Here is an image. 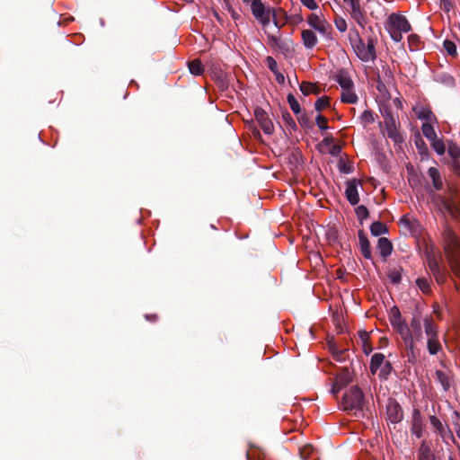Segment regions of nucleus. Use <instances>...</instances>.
<instances>
[{
    "label": "nucleus",
    "mask_w": 460,
    "mask_h": 460,
    "mask_svg": "<svg viewBox=\"0 0 460 460\" xmlns=\"http://www.w3.org/2000/svg\"><path fill=\"white\" fill-rule=\"evenodd\" d=\"M442 236L448 265L454 275L460 279V242L449 227L444 230Z\"/></svg>",
    "instance_id": "obj_1"
},
{
    "label": "nucleus",
    "mask_w": 460,
    "mask_h": 460,
    "mask_svg": "<svg viewBox=\"0 0 460 460\" xmlns=\"http://www.w3.org/2000/svg\"><path fill=\"white\" fill-rule=\"evenodd\" d=\"M385 29L394 41L400 42L402 40V33L409 32L411 26L404 15L392 13L387 19Z\"/></svg>",
    "instance_id": "obj_2"
},
{
    "label": "nucleus",
    "mask_w": 460,
    "mask_h": 460,
    "mask_svg": "<svg viewBox=\"0 0 460 460\" xmlns=\"http://www.w3.org/2000/svg\"><path fill=\"white\" fill-rule=\"evenodd\" d=\"M341 408L349 412L351 411H363L365 405V396L358 386H351L345 392L341 401Z\"/></svg>",
    "instance_id": "obj_3"
},
{
    "label": "nucleus",
    "mask_w": 460,
    "mask_h": 460,
    "mask_svg": "<svg viewBox=\"0 0 460 460\" xmlns=\"http://www.w3.org/2000/svg\"><path fill=\"white\" fill-rule=\"evenodd\" d=\"M356 37L358 40V44L356 46V53L358 57L364 62L375 60L376 58V40L372 37H368L367 39V42H364V40L359 38L358 31H356Z\"/></svg>",
    "instance_id": "obj_4"
},
{
    "label": "nucleus",
    "mask_w": 460,
    "mask_h": 460,
    "mask_svg": "<svg viewBox=\"0 0 460 460\" xmlns=\"http://www.w3.org/2000/svg\"><path fill=\"white\" fill-rule=\"evenodd\" d=\"M392 327L399 333L401 336L405 349L410 351L413 355L414 351V342H413V334L410 330V327L405 323L403 319H401L396 322L390 323Z\"/></svg>",
    "instance_id": "obj_5"
},
{
    "label": "nucleus",
    "mask_w": 460,
    "mask_h": 460,
    "mask_svg": "<svg viewBox=\"0 0 460 460\" xmlns=\"http://www.w3.org/2000/svg\"><path fill=\"white\" fill-rule=\"evenodd\" d=\"M251 10L253 16L261 23L262 26H267L270 22V10H266L261 0H252L251 4Z\"/></svg>",
    "instance_id": "obj_6"
},
{
    "label": "nucleus",
    "mask_w": 460,
    "mask_h": 460,
    "mask_svg": "<svg viewBox=\"0 0 460 460\" xmlns=\"http://www.w3.org/2000/svg\"><path fill=\"white\" fill-rule=\"evenodd\" d=\"M428 267L438 285H442L446 282L447 271L445 268L440 267L435 256L430 255L428 257Z\"/></svg>",
    "instance_id": "obj_7"
},
{
    "label": "nucleus",
    "mask_w": 460,
    "mask_h": 460,
    "mask_svg": "<svg viewBox=\"0 0 460 460\" xmlns=\"http://www.w3.org/2000/svg\"><path fill=\"white\" fill-rule=\"evenodd\" d=\"M361 181L356 178L346 181L345 197L351 206H355L359 202L358 186L361 185Z\"/></svg>",
    "instance_id": "obj_8"
},
{
    "label": "nucleus",
    "mask_w": 460,
    "mask_h": 460,
    "mask_svg": "<svg viewBox=\"0 0 460 460\" xmlns=\"http://www.w3.org/2000/svg\"><path fill=\"white\" fill-rule=\"evenodd\" d=\"M255 119L265 134L270 135L274 131V126L267 112L261 107L254 110Z\"/></svg>",
    "instance_id": "obj_9"
},
{
    "label": "nucleus",
    "mask_w": 460,
    "mask_h": 460,
    "mask_svg": "<svg viewBox=\"0 0 460 460\" xmlns=\"http://www.w3.org/2000/svg\"><path fill=\"white\" fill-rule=\"evenodd\" d=\"M387 420L392 423L397 424L403 419V411L398 402L394 399L389 400L386 405Z\"/></svg>",
    "instance_id": "obj_10"
},
{
    "label": "nucleus",
    "mask_w": 460,
    "mask_h": 460,
    "mask_svg": "<svg viewBox=\"0 0 460 460\" xmlns=\"http://www.w3.org/2000/svg\"><path fill=\"white\" fill-rule=\"evenodd\" d=\"M424 429L425 425L423 422L421 412L419 409L414 408L411 414V432L417 438H420L423 437Z\"/></svg>",
    "instance_id": "obj_11"
},
{
    "label": "nucleus",
    "mask_w": 460,
    "mask_h": 460,
    "mask_svg": "<svg viewBox=\"0 0 460 460\" xmlns=\"http://www.w3.org/2000/svg\"><path fill=\"white\" fill-rule=\"evenodd\" d=\"M308 25L317 31H319L323 35H327L330 33L331 25L327 22L325 19L321 18L316 13H311L306 20Z\"/></svg>",
    "instance_id": "obj_12"
},
{
    "label": "nucleus",
    "mask_w": 460,
    "mask_h": 460,
    "mask_svg": "<svg viewBox=\"0 0 460 460\" xmlns=\"http://www.w3.org/2000/svg\"><path fill=\"white\" fill-rule=\"evenodd\" d=\"M431 447L430 441L422 440L417 450V460H437Z\"/></svg>",
    "instance_id": "obj_13"
},
{
    "label": "nucleus",
    "mask_w": 460,
    "mask_h": 460,
    "mask_svg": "<svg viewBox=\"0 0 460 460\" xmlns=\"http://www.w3.org/2000/svg\"><path fill=\"white\" fill-rule=\"evenodd\" d=\"M335 81L340 84L343 90H352L354 83L351 80L349 73L345 70H339L334 75Z\"/></svg>",
    "instance_id": "obj_14"
},
{
    "label": "nucleus",
    "mask_w": 460,
    "mask_h": 460,
    "mask_svg": "<svg viewBox=\"0 0 460 460\" xmlns=\"http://www.w3.org/2000/svg\"><path fill=\"white\" fill-rule=\"evenodd\" d=\"M358 234V240H359L360 252H361L362 255L364 256V258H366L367 260H371L372 259V252H371V245H370L369 240L367 239V237L363 230H359Z\"/></svg>",
    "instance_id": "obj_15"
},
{
    "label": "nucleus",
    "mask_w": 460,
    "mask_h": 460,
    "mask_svg": "<svg viewBox=\"0 0 460 460\" xmlns=\"http://www.w3.org/2000/svg\"><path fill=\"white\" fill-rule=\"evenodd\" d=\"M377 249L383 260L386 261L387 257L392 254L394 247L392 242L388 238L380 237L377 242Z\"/></svg>",
    "instance_id": "obj_16"
},
{
    "label": "nucleus",
    "mask_w": 460,
    "mask_h": 460,
    "mask_svg": "<svg viewBox=\"0 0 460 460\" xmlns=\"http://www.w3.org/2000/svg\"><path fill=\"white\" fill-rule=\"evenodd\" d=\"M399 128L400 122L385 127L387 137L394 141V145H401L404 142V137L401 134Z\"/></svg>",
    "instance_id": "obj_17"
},
{
    "label": "nucleus",
    "mask_w": 460,
    "mask_h": 460,
    "mask_svg": "<svg viewBox=\"0 0 460 460\" xmlns=\"http://www.w3.org/2000/svg\"><path fill=\"white\" fill-rule=\"evenodd\" d=\"M303 44L306 49H312L318 42L316 34L311 30H304L301 33Z\"/></svg>",
    "instance_id": "obj_18"
},
{
    "label": "nucleus",
    "mask_w": 460,
    "mask_h": 460,
    "mask_svg": "<svg viewBox=\"0 0 460 460\" xmlns=\"http://www.w3.org/2000/svg\"><path fill=\"white\" fill-rule=\"evenodd\" d=\"M440 205L444 210H446L451 216H456L460 214V206L453 200H448L441 196H438Z\"/></svg>",
    "instance_id": "obj_19"
},
{
    "label": "nucleus",
    "mask_w": 460,
    "mask_h": 460,
    "mask_svg": "<svg viewBox=\"0 0 460 460\" xmlns=\"http://www.w3.org/2000/svg\"><path fill=\"white\" fill-rule=\"evenodd\" d=\"M335 380L339 382L343 386L348 385L353 380V375L349 369V367H341L340 372H338L335 376Z\"/></svg>",
    "instance_id": "obj_20"
},
{
    "label": "nucleus",
    "mask_w": 460,
    "mask_h": 460,
    "mask_svg": "<svg viewBox=\"0 0 460 460\" xmlns=\"http://www.w3.org/2000/svg\"><path fill=\"white\" fill-rule=\"evenodd\" d=\"M409 327L413 334V339L415 338L416 340H419L421 337V322L420 314H413Z\"/></svg>",
    "instance_id": "obj_21"
},
{
    "label": "nucleus",
    "mask_w": 460,
    "mask_h": 460,
    "mask_svg": "<svg viewBox=\"0 0 460 460\" xmlns=\"http://www.w3.org/2000/svg\"><path fill=\"white\" fill-rule=\"evenodd\" d=\"M428 174L432 180L433 187L435 188V190H442L443 181L439 171L436 167H430L428 170Z\"/></svg>",
    "instance_id": "obj_22"
},
{
    "label": "nucleus",
    "mask_w": 460,
    "mask_h": 460,
    "mask_svg": "<svg viewBox=\"0 0 460 460\" xmlns=\"http://www.w3.org/2000/svg\"><path fill=\"white\" fill-rule=\"evenodd\" d=\"M350 16L359 26L364 27L366 25L367 18L362 6L350 10Z\"/></svg>",
    "instance_id": "obj_23"
},
{
    "label": "nucleus",
    "mask_w": 460,
    "mask_h": 460,
    "mask_svg": "<svg viewBox=\"0 0 460 460\" xmlns=\"http://www.w3.org/2000/svg\"><path fill=\"white\" fill-rule=\"evenodd\" d=\"M429 419L430 424L434 428V431L436 433H438L442 438V439L445 440V438H446V428H445L444 424L435 415H430Z\"/></svg>",
    "instance_id": "obj_24"
},
{
    "label": "nucleus",
    "mask_w": 460,
    "mask_h": 460,
    "mask_svg": "<svg viewBox=\"0 0 460 460\" xmlns=\"http://www.w3.org/2000/svg\"><path fill=\"white\" fill-rule=\"evenodd\" d=\"M424 328H425V333L429 338L432 337H438V327L435 324L433 319L431 316L426 317L424 319Z\"/></svg>",
    "instance_id": "obj_25"
},
{
    "label": "nucleus",
    "mask_w": 460,
    "mask_h": 460,
    "mask_svg": "<svg viewBox=\"0 0 460 460\" xmlns=\"http://www.w3.org/2000/svg\"><path fill=\"white\" fill-rule=\"evenodd\" d=\"M370 232L374 236H379L389 232L387 226L380 221H376L370 226Z\"/></svg>",
    "instance_id": "obj_26"
},
{
    "label": "nucleus",
    "mask_w": 460,
    "mask_h": 460,
    "mask_svg": "<svg viewBox=\"0 0 460 460\" xmlns=\"http://www.w3.org/2000/svg\"><path fill=\"white\" fill-rule=\"evenodd\" d=\"M385 363V355L382 353H375L370 361V371L376 374L380 367Z\"/></svg>",
    "instance_id": "obj_27"
},
{
    "label": "nucleus",
    "mask_w": 460,
    "mask_h": 460,
    "mask_svg": "<svg viewBox=\"0 0 460 460\" xmlns=\"http://www.w3.org/2000/svg\"><path fill=\"white\" fill-rule=\"evenodd\" d=\"M414 144L416 146V148L418 149L419 154L422 157H427L429 155V149L424 142V140L421 138V136L420 133L415 134L414 136Z\"/></svg>",
    "instance_id": "obj_28"
},
{
    "label": "nucleus",
    "mask_w": 460,
    "mask_h": 460,
    "mask_svg": "<svg viewBox=\"0 0 460 460\" xmlns=\"http://www.w3.org/2000/svg\"><path fill=\"white\" fill-rule=\"evenodd\" d=\"M299 87L302 93L305 96L309 95L310 93L318 94L320 93L319 87L313 83L302 82Z\"/></svg>",
    "instance_id": "obj_29"
},
{
    "label": "nucleus",
    "mask_w": 460,
    "mask_h": 460,
    "mask_svg": "<svg viewBox=\"0 0 460 460\" xmlns=\"http://www.w3.org/2000/svg\"><path fill=\"white\" fill-rule=\"evenodd\" d=\"M381 114L384 118V125L385 127H387V126H393L396 123H398L399 121L396 120L395 117L394 116L393 114V111H391V109L385 107L384 109L381 110Z\"/></svg>",
    "instance_id": "obj_30"
},
{
    "label": "nucleus",
    "mask_w": 460,
    "mask_h": 460,
    "mask_svg": "<svg viewBox=\"0 0 460 460\" xmlns=\"http://www.w3.org/2000/svg\"><path fill=\"white\" fill-rule=\"evenodd\" d=\"M428 350L431 355H436L442 349V346L438 337H432L428 339L427 342Z\"/></svg>",
    "instance_id": "obj_31"
},
{
    "label": "nucleus",
    "mask_w": 460,
    "mask_h": 460,
    "mask_svg": "<svg viewBox=\"0 0 460 460\" xmlns=\"http://www.w3.org/2000/svg\"><path fill=\"white\" fill-rule=\"evenodd\" d=\"M416 285L424 294H429L431 292V280L429 278H418L416 279Z\"/></svg>",
    "instance_id": "obj_32"
},
{
    "label": "nucleus",
    "mask_w": 460,
    "mask_h": 460,
    "mask_svg": "<svg viewBox=\"0 0 460 460\" xmlns=\"http://www.w3.org/2000/svg\"><path fill=\"white\" fill-rule=\"evenodd\" d=\"M341 100L344 103L353 104L358 101V97L352 90H343Z\"/></svg>",
    "instance_id": "obj_33"
},
{
    "label": "nucleus",
    "mask_w": 460,
    "mask_h": 460,
    "mask_svg": "<svg viewBox=\"0 0 460 460\" xmlns=\"http://www.w3.org/2000/svg\"><path fill=\"white\" fill-rule=\"evenodd\" d=\"M189 70L194 75H200L204 72V67L200 60L194 59L189 62Z\"/></svg>",
    "instance_id": "obj_34"
},
{
    "label": "nucleus",
    "mask_w": 460,
    "mask_h": 460,
    "mask_svg": "<svg viewBox=\"0 0 460 460\" xmlns=\"http://www.w3.org/2000/svg\"><path fill=\"white\" fill-rule=\"evenodd\" d=\"M402 267L394 268L389 270L387 276L392 284L397 285L402 281Z\"/></svg>",
    "instance_id": "obj_35"
},
{
    "label": "nucleus",
    "mask_w": 460,
    "mask_h": 460,
    "mask_svg": "<svg viewBox=\"0 0 460 460\" xmlns=\"http://www.w3.org/2000/svg\"><path fill=\"white\" fill-rule=\"evenodd\" d=\"M422 134L429 141L434 140L437 137V133L433 128V126L429 123H423L421 126Z\"/></svg>",
    "instance_id": "obj_36"
},
{
    "label": "nucleus",
    "mask_w": 460,
    "mask_h": 460,
    "mask_svg": "<svg viewBox=\"0 0 460 460\" xmlns=\"http://www.w3.org/2000/svg\"><path fill=\"white\" fill-rule=\"evenodd\" d=\"M435 375H436L437 380L440 383L443 389L445 391H447L450 387V382H449V378H448L447 375L441 370H436Z\"/></svg>",
    "instance_id": "obj_37"
},
{
    "label": "nucleus",
    "mask_w": 460,
    "mask_h": 460,
    "mask_svg": "<svg viewBox=\"0 0 460 460\" xmlns=\"http://www.w3.org/2000/svg\"><path fill=\"white\" fill-rule=\"evenodd\" d=\"M431 146L436 151V153L439 155H442L446 152V146L444 141L441 138H434V140H431Z\"/></svg>",
    "instance_id": "obj_38"
},
{
    "label": "nucleus",
    "mask_w": 460,
    "mask_h": 460,
    "mask_svg": "<svg viewBox=\"0 0 460 460\" xmlns=\"http://www.w3.org/2000/svg\"><path fill=\"white\" fill-rule=\"evenodd\" d=\"M420 43H421V41H420V38L419 35L411 34L408 37V45H409V49L411 51L418 50L420 49Z\"/></svg>",
    "instance_id": "obj_39"
},
{
    "label": "nucleus",
    "mask_w": 460,
    "mask_h": 460,
    "mask_svg": "<svg viewBox=\"0 0 460 460\" xmlns=\"http://www.w3.org/2000/svg\"><path fill=\"white\" fill-rule=\"evenodd\" d=\"M287 100L292 111L298 115L301 112V107L296 97L292 93H289L287 97Z\"/></svg>",
    "instance_id": "obj_40"
},
{
    "label": "nucleus",
    "mask_w": 460,
    "mask_h": 460,
    "mask_svg": "<svg viewBox=\"0 0 460 460\" xmlns=\"http://www.w3.org/2000/svg\"><path fill=\"white\" fill-rule=\"evenodd\" d=\"M447 152L453 162L460 159V147L456 143L449 144Z\"/></svg>",
    "instance_id": "obj_41"
},
{
    "label": "nucleus",
    "mask_w": 460,
    "mask_h": 460,
    "mask_svg": "<svg viewBox=\"0 0 460 460\" xmlns=\"http://www.w3.org/2000/svg\"><path fill=\"white\" fill-rule=\"evenodd\" d=\"M443 47L449 56L456 57L457 55L456 45L452 40H444Z\"/></svg>",
    "instance_id": "obj_42"
},
{
    "label": "nucleus",
    "mask_w": 460,
    "mask_h": 460,
    "mask_svg": "<svg viewBox=\"0 0 460 460\" xmlns=\"http://www.w3.org/2000/svg\"><path fill=\"white\" fill-rule=\"evenodd\" d=\"M355 213L358 217V219L362 223L363 220L367 219L369 217V211L364 205H359L355 208Z\"/></svg>",
    "instance_id": "obj_43"
},
{
    "label": "nucleus",
    "mask_w": 460,
    "mask_h": 460,
    "mask_svg": "<svg viewBox=\"0 0 460 460\" xmlns=\"http://www.w3.org/2000/svg\"><path fill=\"white\" fill-rule=\"evenodd\" d=\"M330 106V98L327 96L321 97L317 99L314 103V108L317 111H321L322 110Z\"/></svg>",
    "instance_id": "obj_44"
},
{
    "label": "nucleus",
    "mask_w": 460,
    "mask_h": 460,
    "mask_svg": "<svg viewBox=\"0 0 460 460\" xmlns=\"http://www.w3.org/2000/svg\"><path fill=\"white\" fill-rule=\"evenodd\" d=\"M282 119L286 126L289 127L290 128H292L294 130L296 129V124L288 111H285L282 113Z\"/></svg>",
    "instance_id": "obj_45"
},
{
    "label": "nucleus",
    "mask_w": 460,
    "mask_h": 460,
    "mask_svg": "<svg viewBox=\"0 0 460 460\" xmlns=\"http://www.w3.org/2000/svg\"><path fill=\"white\" fill-rule=\"evenodd\" d=\"M360 119L365 126L373 123L375 121L373 111L369 110L365 111L360 116Z\"/></svg>",
    "instance_id": "obj_46"
},
{
    "label": "nucleus",
    "mask_w": 460,
    "mask_h": 460,
    "mask_svg": "<svg viewBox=\"0 0 460 460\" xmlns=\"http://www.w3.org/2000/svg\"><path fill=\"white\" fill-rule=\"evenodd\" d=\"M331 349L332 351L333 358L336 361H339V362L345 361L346 353H347L346 349H335L334 347H332Z\"/></svg>",
    "instance_id": "obj_47"
},
{
    "label": "nucleus",
    "mask_w": 460,
    "mask_h": 460,
    "mask_svg": "<svg viewBox=\"0 0 460 460\" xmlns=\"http://www.w3.org/2000/svg\"><path fill=\"white\" fill-rule=\"evenodd\" d=\"M297 120H298L299 124L305 128H312L314 126L313 122L310 120L308 116L305 113L300 114L297 117Z\"/></svg>",
    "instance_id": "obj_48"
},
{
    "label": "nucleus",
    "mask_w": 460,
    "mask_h": 460,
    "mask_svg": "<svg viewBox=\"0 0 460 460\" xmlns=\"http://www.w3.org/2000/svg\"><path fill=\"white\" fill-rule=\"evenodd\" d=\"M401 319H402V314H401L399 308L396 305L393 306L389 312L390 323L396 322Z\"/></svg>",
    "instance_id": "obj_49"
},
{
    "label": "nucleus",
    "mask_w": 460,
    "mask_h": 460,
    "mask_svg": "<svg viewBox=\"0 0 460 460\" xmlns=\"http://www.w3.org/2000/svg\"><path fill=\"white\" fill-rule=\"evenodd\" d=\"M269 41H270V45L273 46V47H276V48H278L279 49H282V50L286 49V48H285L286 44L283 41H281L276 36L270 35L269 36Z\"/></svg>",
    "instance_id": "obj_50"
},
{
    "label": "nucleus",
    "mask_w": 460,
    "mask_h": 460,
    "mask_svg": "<svg viewBox=\"0 0 460 460\" xmlns=\"http://www.w3.org/2000/svg\"><path fill=\"white\" fill-rule=\"evenodd\" d=\"M315 121L321 130L328 129L329 127L327 125V119L324 116L321 114L317 115L315 118Z\"/></svg>",
    "instance_id": "obj_51"
},
{
    "label": "nucleus",
    "mask_w": 460,
    "mask_h": 460,
    "mask_svg": "<svg viewBox=\"0 0 460 460\" xmlns=\"http://www.w3.org/2000/svg\"><path fill=\"white\" fill-rule=\"evenodd\" d=\"M314 451V447L311 445H306L300 448V456L303 459H308Z\"/></svg>",
    "instance_id": "obj_52"
},
{
    "label": "nucleus",
    "mask_w": 460,
    "mask_h": 460,
    "mask_svg": "<svg viewBox=\"0 0 460 460\" xmlns=\"http://www.w3.org/2000/svg\"><path fill=\"white\" fill-rule=\"evenodd\" d=\"M266 64L269 67V69L274 73V74H278V64L276 62V60L272 58V57H267L266 58Z\"/></svg>",
    "instance_id": "obj_53"
},
{
    "label": "nucleus",
    "mask_w": 460,
    "mask_h": 460,
    "mask_svg": "<svg viewBox=\"0 0 460 460\" xmlns=\"http://www.w3.org/2000/svg\"><path fill=\"white\" fill-rule=\"evenodd\" d=\"M336 28L341 31L344 32L347 30V22L342 17H337L334 20Z\"/></svg>",
    "instance_id": "obj_54"
},
{
    "label": "nucleus",
    "mask_w": 460,
    "mask_h": 460,
    "mask_svg": "<svg viewBox=\"0 0 460 460\" xmlns=\"http://www.w3.org/2000/svg\"><path fill=\"white\" fill-rule=\"evenodd\" d=\"M392 369H393L392 364L389 361H385V363L383 364L381 372H380V376L386 377L391 373Z\"/></svg>",
    "instance_id": "obj_55"
},
{
    "label": "nucleus",
    "mask_w": 460,
    "mask_h": 460,
    "mask_svg": "<svg viewBox=\"0 0 460 460\" xmlns=\"http://www.w3.org/2000/svg\"><path fill=\"white\" fill-rule=\"evenodd\" d=\"M453 414L457 419V420L454 421V426H455L456 433L458 438L460 439V411H455Z\"/></svg>",
    "instance_id": "obj_56"
},
{
    "label": "nucleus",
    "mask_w": 460,
    "mask_h": 460,
    "mask_svg": "<svg viewBox=\"0 0 460 460\" xmlns=\"http://www.w3.org/2000/svg\"><path fill=\"white\" fill-rule=\"evenodd\" d=\"M440 7L446 12L449 13L450 10L454 7L451 0H440Z\"/></svg>",
    "instance_id": "obj_57"
},
{
    "label": "nucleus",
    "mask_w": 460,
    "mask_h": 460,
    "mask_svg": "<svg viewBox=\"0 0 460 460\" xmlns=\"http://www.w3.org/2000/svg\"><path fill=\"white\" fill-rule=\"evenodd\" d=\"M339 169L343 173H350L353 171V166L349 164L340 163Z\"/></svg>",
    "instance_id": "obj_58"
},
{
    "label": "nucleus",
    "mask_w": 460,
    "mask_h": 460,
    "mask_svg": "<svg viewBox=\"0 0 460 460\" xmlns=\"http://www.w3.org/2000/svg\"><path fill=\"white\" fill-rule=\"evenodd\" d=\"M301 3L310 10H315L318 8V4L315 0H301Z\"/></svg>",
    "instance_id": "obj_59"
},
{
    "label": "nucleus",
    "mask_w": 460,
    "mask_h": 460,
    "mask_svg": "<svg viewBox=\"0 0 460 460\" xmlns=\"http://www.w3.org/2000/svg\"><path fill=\"white\" fill-rule=\"evenodd\" d=\"M343 2L350 7V10H354L361 6L360 0H343Z\"/></svg>",
    "instance_id": "obj_60"
},
{
    "label": "nucleus",
    "mask_w": 460,
    "mask_h": 460,
    "mask_svg": "<svg viewBox=\"0 0 460 460\" xmlns=\"http://www.w3.org/2000/svg\"><path fill=\"white\" fill-rule=\"evenodd\" d=\"M341 146H339V145H334V144H332V145L331 146V148H330V150H329V153H330L332 155H333V156H337V155H339L341 154Z\"/></svg>",
    "instance_id": "obj_61"
},
{
    "label": "nucleus",
    "mask_w": 460,
    "mask_h": 460,
    "mask_svg": "<svg viewBox=\"0 0 460 460\" xmlns=\"http://www.w3.org/2000/svg\"><path fill=\"white\" fill-rule=\"evenodd\" d=\"M226 9L234 21H237L241 18V15L229 4H226Z\"/></svg>",
    "instance_id": "obj_62"
},
{
    "label": "nucleus",
    "mask_w": 460,
    "mask_h": 460,
    "mask_svg": "<svg viewBox=\"0 0 460 460\" xmlns=\"http://www.w3.org/2000/svg\"><path fill=\"white\" fill-rule=\"evenodd\" d=\"M344 387L343 385H341V384H339V382H337L335 380V382L333 383L332 385V390H331V393L334 395V396H337V394H339V392L341 390V388Z\"/></svg>",
    "instance_id": "obj_63"
},
{
    "label": "nucleus",
    "mask_w": 460,
    "mask_h": 460,
    "mask_svg": "<svg viewBox=\"0 0 460 460\" xmlns=\"http://www.w3.org/2000/svg\"><path fill=\"white\" fill-rule=\"evenodd\" d=\"M452 169L456 174L460 176V158L452 163Z\"/></svg>",
    "instance_id": "obj_64"
}]
</instances>
